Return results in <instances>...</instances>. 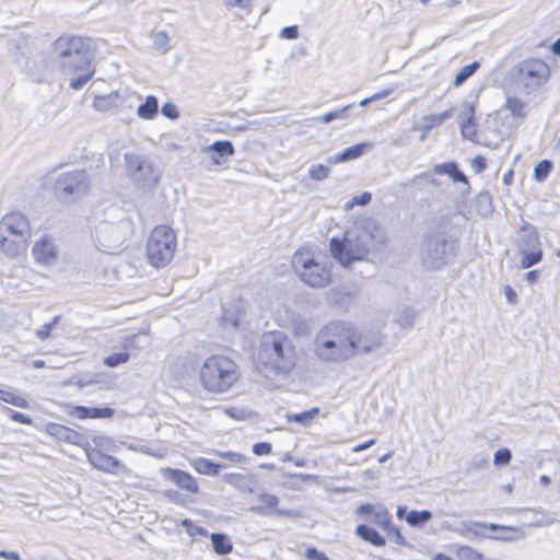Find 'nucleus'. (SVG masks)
<instances>
[{
	"label": "nucleus",
	"mask_w": 560,
	"mask_h": 560,
	"mask_svg": "<svg viewBox=\"0 0 560 560\" xmlns=\"http://www.w3.org/2000/svg\"><path fill=\"white\" fill-rule=\"evenodd\" d=\"M33 255L36 261L48 262L56 256L55 247L48 238L44 237L35 243Z\"/></svg>",
	"instance_id": "nucleus-18"
},
{
	"label": "nucleus",
	"mask_w": 560,
	"mask_h": 560,
	"mask_svg": "<svg viewBox=\"0 0 560 560\" xmlns=\"http://www.w3.org/2000/svg\"><path fill=\"white\" fill-rule=\"evenodd\" d=\"M298 352L281 331L272 330L264 334L258 349V363L275 375H289L298 365Z\"/></svg>",
	"instance_id": "nucleus-4"
},
{
	"label": "nucleus",
	"mask_w": 560,
	"mask_h": 560,
	"mask_svg": "<svg viewBox=\"0 0 560 560\" xmlns=\"http://www.w3.org/2000/svg\"><path fill=\"white\" fill-rule=\"evenodd\" d=\"M416 316L417 312L410 306L401 305L396 310L393 323L399 326L401 332H405L413 326Z\"/></svg>",
	"instance_id": "nucleus-17"
},
{
	"label": "nucleus",
	"mask_w": 560,
	"mask_h": 560,
	"mask_svg": "<svg viewBox=\"0 0 560 560\" xmlns=\"http://www.w3.org/2000/svg\"><path fill=\"white\" fill-rule=\"evenodd\" d=\"M512 459V453L509 448H500L494 453L493 464L495 466H504L508 465Z\"/></svg>",
	"instance_id": "nucleus-46"
},
{
	"label": "nucleus",
	"mask_w": 560,
	"mask_h": 560,
	"mask_svg": "<svg viewBox=\"0 0 560 560\" xmlns=\"http://www.w3.org/2000/svg\"><path fill=\"white\" fill-rule=\"evenodd\" d=\"M92 411H93V407L73 406L70 409L69 415L79 420H86V419L92 418Z\"/></svg>",
	"instance_id": "nucleus-45"
},
{
	"label": "nucleus",
	"mask_w": 560,
	"mask_h": 560,
	"mask_svg": "<svg viewBox=\"0 0 560 560\" xmlns=\"http://www.w3.org/2000/svg\"><path fill=\"white\" fill-rule=\"evenodd\" d=\"M217 454L219 455V457L226 459L228 462H230L231 464H234V465H241L246 462V457L241 453L218 452Z\"/></svg>",
	"instance_id": "nucleus-49"
},
{
	"label": "nucleus",
	"mask_w": 560,
	"mask_h": 560,
	"mask_svg": "<svg viewBox=\"0 0 560 560\" xmlns=\"http://www.w3.org/2000/svg\"><path fill=\"white\" fill-rule=\"evenodd\" d=\"M476 211L482 215L488 217L492 213V197L489 191H481L474 200Z\"/></svg>",
	"instance_id": "nucleus-29"
},
{
	"label": "nucleus",
	"mask_w": 560,
	"mask_h": 560,
	"mask_svg": "<svg viewBox=\"0 0 560 560\" xmlns=\"http://www.w3.org/2000/svg\"><path fill=\"white\" fill-rule=\"evenodd\" d=\"M504 294H505V298H506V300L509 301V303H511V304H513V305L517 303V294H516V292L513 290V288H512V287L506 285V287L504 288Z\"/></svg>",
	"instance_id": "nucleus-60"
},
{
	"label": "nucleus",
	"mask_w": 560,
	"mask_h": 560,
	"mask_svg": "<svg viewBox=\"0 0 560 560\" xmlns=\"http://www.w3.org/2000/svg\"><path fill=\"white\" fill-rule=\"evenodd\" d=\"M61 320V315H56L49 323L44 324L40 328L35 331L36 337L39 340H47L51 337L54 327Z\"/></svg>",
	"instance_id": "nucleus-40"
},
{
	"label": "nucleus",
	"mask_w": 560,
	"mask_h": 560,
	"mask_svg": "<svg viewBox=\"0 0 560 560\" xmlns=\"http://www.w3.org/2000/svg\"><path fill=\"white\" fill-rule=\"evenodd\" d=\"M459 552L466 560H482L483 558L482 553L470 547H462Z\"/></svg>",
	"instance_id": "nucleus-54"
},
{
	"label": "nucleus",
	"mask_w": 560,
	"mask_h": 560,
	"mask_svg": "<svg viewBox=\"0 0 560 560\" xmlns=\"http://www.w3.org/2000/svg\"><path fill=\"white\" fill-rule=\"evenodd\" d=\"M209 149L217 153V155L212 158L215 164H222L226 161L228 156H232L235 153L232 142L228 140L215 141Z\"/></svg>",
	"instance_id": "nucleus-21"
},
{
	"label": "nucleus",
	"mask_w": 560,
	"mask_h": 560,
	"mask_svg": "<svg viewBox=\"0 0 560 560\" xmlns=\"http://www.w3.org/2000/svg\"><path fill=\"white\" fill-rule=\"evenodd\" d=\"M433 173L438 175H448L454 182L463 183L465 184L467 189H469L467 176L457 167V164L455 162L436 164L433 167Z\"/></svg>",
	"instance_id": "nucleus-16"
},
{
	"label": "nucleus",
	"mask_w": 560,
	"mask_h": 560,
	"mask_svg": "<svg viewBox=\"0 0 560 560\" xmlns=\"http://www.w3.org/2000/svg\"><path fill=\"white\" fill-rule=\"evenodd\" d=\"M31 236L28 219L20 212H9L0 221V249L10 257L26 250Z\"/></svg>",
	"instance_id": "nucleus-7"
},
{
	"label": "nucleus",
	"mask_w": 560,
	"mask_h": 560,
	"mask_svg": "<svg viewBox=\"0 0 560 560\" xmlns=\"http://www.w3.org/2000/svg\"><path fill=\"white\" fill-rule=\"evenodd\" d=\"M305 553H306V558L308 560H329L328 557L324 552H320L315 548L306 549Z\"/></svg>",
	"instance_id": "nucleus-57"
},
{
	"label": "nucleus",
	"mask_w": 560,
	"mask_h": 560,
	"mask_svg": "<svg viewBox=\"0 0 560 560\" xmlns=\"http://www.w3.org/2000/svg\"><path fill=\"white\" fill-rule=\"evenodd\" d=\"M281 36L283 38H288V39L298 38V36H299L298 26L293 25V26H287V27L282 28Z\"/></svg>",
	"instance_id": "nucleus-58"
},
{
	"label": "nucleus",
	"mask_w": 560,
	"mask_h": 560,
	"mask_svg": "<svg viewBox=\"0 0 560 560\" xmlns=\"http://www.w3.org/2000/svg\"><path fill=\"white\" fill-rule=\"evenodd\" d=\"M115 415V409L110 407H93L91 419H109Z\"/></svg>",
	"instance_id": "nucleus-53"
},
{
	"label": "nucleus",
	"mask_w": 560,
	"mask_h": 560,
	"mask_svg": "<svg viewBox=\"0 0 560 560\" xmlns=\"http://www.w3.org/2000/svg\"><path fill=\"white\" fill-rule=\"evenodd\" d=\"M497 528L498 525L493 523L487 524L481 522H464L459 529V534L469 540L477 538H490V535H488V529L494 530Z\"/></svg>",
	"instance_id": "nucleus-15"
},
{
	"label": "nucleus",
	"mask_w": 560,
	"mask_h": 560,
	"mask_svg": "<svg viewBox=\"0 0 560 560\" xmlns=\"http://www.w3.org/2000/svg\"><path fill=\"white\" fill-rule=\"evenodd\" d=\"M549 75L548 65L537 58L523 60L511 69V77L525 88L526 94L547 82Z\"/></svg>",
	"instance_id": "nucleus-12"
},
{
	"label": "nucleus",
	"mask_w": 560,
	"mask_h": 560,
	"mask_svg": "<svg viewBox=\"0 0 560 560\" xmlns=\"http://www.w3.org/2000/svg\"><path fill=\"white\" fill-rule=\"evenodd\" d=\"M370 345L361 332L343 322L325 325L315 338L314 352L323 361L347 360L359 351H369Z\"/></svg>",
	"instance_id": "nucleus-1"
},
{
	"label": "nucleus",
	"mask_w": 560,
	"mask_h": 560,
	"mask_svg": "<svg viewBox=\"0 0 560 560\" xmlns=\"http://www.w3.org/2000/svg\"><path fill=\"white\" fill-rule=\"evenodd\" d=\"M480 68L479 61H474L460 69V71L455 75L454 79V86L458 88L463 85L466 80H468L471 75L475 74V72Z\"/></svg>",
	"instance_id": "nucleus-37"
},
{
	"label": "nucleus",
	"mask_w": 560,
	"mask_h": 560,
	"mask_svg": "<svg viewBox=\"0 0 560 560\" xmlns=\"http://www.w3.org/2000/svg\"><path fill=\"white\" fill-rule=\"evenodd\" d=\"M460 132L465 139L475 141L477 137V124L475 120L460 122Z\"/></svg>",
	"instance_id": "nucleus-43"
},
{
	"label": "nucleus",
	"mask_w": 560,
	"mask_h": 560,
	"mask_svg": "<svg viewBox=\"0 0 560 560\" xmlns=\"http://www.w3.org/2000/svg\"><path fill=\"white\" fill-rule=\"evenodd\" d=\"M364 150V144H355L353 147L347 148L340 154H337L329 159L330 164H337L341 162H346L349 160H354L362 155Z\"/></svg>",
	"instance_id": "nucleus-32"
},
{
	"label": "nucleus",
	"mask_w": 560,
	"mask_h": 560,
	"mask_svg": "<svg viewBox=\"0 0 560 560\" xmlns=\"http://www.w3.org/2000/svg\"><path fill=\"white\" fill-rule=\"evenodd\" d=\"M526 106L527 104L518 97L508 96L504 107L514 116V117H524L526 115Z\"/></svg>",
	"instance_id": "nucleus-36"
},
{
	"label": "nucleus",
	"mask_w": 560,
	"mask_h": 560,
	"mask_svg": "<svg viewBox=\"0 0 560 560\" xmlns=\"http://www.w3.org/2000/svg\"><path fill=\"white\" fill-rule=\"evenodd\" d=\"M372 199V196L370 192L365 191V192H362L361 195L359 196H354L351 200H349L346 205H345V208L347 210H350L352 209L354 206H365L368 205Z\"/></svg>",
	"instance_id": "nucleus-48"
},
{
	"label": "nucleus",
	"mask_w": 560,
	"mask_h": 560,
	"mask_svg": "<svg viewBox=\"0 0 560 560\" xmlns=\"http://www.w3.org/2000/svg\"><path fill=\"white\" fill-rule=\"evenodd\" d=\"M357 534L363 540L374 546H382L385 544L384 538L377 533V530L366 524L359 525L357 527Z\"/></svg>",
	"instance_id": "nucleus-28"
},
{
	"label": "nucleus",
	"mask_w": 560,
	"mask_h": 560,
	"mask_svg": "<svg viewBox=\"0 0 560 560\" xmlns=\"http://www.w3.org/2000/svg\"><path fill=\"white\" fill-rule=\"evenodd\" d=\"M0 400L22 409H27L30 407L28 399L19 390L11 387H0Z\"/></svg>",
	"instance_id": "nucleus-19"
},
{
	"label": "nucleus",
	"mask_w": 560,
	"mask_h": 560,
	"mask_svg": "<svg viewBox=\"0 0 560 560\" xmlns=\"http://www.w3.org/2000/svg\"><path fill=\"white\" fill-rule=\"evenodd\" d=\"M552 168V163L549 160H542L534 167V178L537 182H544Z\"/></svg>",
	"instance_id": "nucleus-41"
},
{
	"label": "nucleus",
	"mask_w": 560,
	"mask_h": 560,
	"mask_svg": "<svg viewBox=\"0 0 560 560\" xmlns=\"http://www.w3.org/2000/svg\"><path fill=\"white\" fill-rule=\"evenodd\" d=\"M387 540H393L397 545H401V546L407 545L401 533L395 526L390 525L388 522H387Z\"/></svg>",
	"instance_id": "nucleus-52"
},
{
	"label": "nucleus",
	"mask_w": 560,
	"mask_h": 560,
	"mask_svg": "<svg viewBox=\"0 0 560 560\" xmlns=\"http://www.w3.org/2000/svg\"><path fill=\"white\" fill-rule=\"evenodd\" d=\"M194 470L200 475L217 476L222 468V465L211 462L205 457H197L190 462Z\"/></svg>",
	"instance_id": "nucleus-20"
},
{
	"label": "nucleus",
	"mask_w": 560,
	"mask_h": 560,
	"mask_svg": "<svg viewBox=\"0 0 560 560\" xmlns=\"http://www.w3.org/2000/svg\"><path fill=\"white\" fill-rule=\"evenodd\" d=\"M539 272L537 270H530L526 273L527 281L533 284L538 280Z\"/></svg>",
	"instance_id": "nucleus-62"
},
{
	"label": "nucleus",
	"mask_w": 560,
	"mask_h": 560,
	"mask_svg": "<svg viewBox=\"0 0 560 560\" xmlns=\"http://www.w3.org/2000/svg\"><path fill=\"white\" fill-rule=\"evenodd\" d=\"M55 48L59 57L65 59L61 65L63 70L80 72L70 82L71 89L80 90L95 73L90 58V39L79 35H62L56 39Z\"/></svg>",
	"instance_id": "nucleus-3"
},
{
	"label": "nucleus",
	"mask_w": 560,
	"mask_h": 560,
	"mask_svg": "<svg viewBox=\"0 0 560 560\" xmlns=\"http://www.w3.org/2000/svg\"><path fill=\"white\" fill-rule=\"evenodd\" d=\"M500 530L501 533L497 536H490V538L500 539V540H518L525 537V533L523 529L517 527L510 526H499L495 530Z\"/></svg>",
	"instance_id": "nucleus-34"
},
{
	"label": "nucleus",
	"mask_w": 560,
	"mask_h": 560,
	"mask_svg": "<svg viewBox=\"0 0 560 560\" xmlns=\"http://www.w3.org/2000/svg\"><path fill=\"white\" fill-rule=\"evenodd\" d=\"M471 166L475 170L476 173H481L487 168V161L482 155H477L472 162Z\"/></svg>",
	"instance_id": "nucleus-56"
},
{
	"label": "nucleus",
	"mask_w": 560,
	"mask_h": 560,
	"mask_svg": "<svg viewBox=\"0 0 560 560\" xmlns=\"http://www.w3.org/2000/svg\"><path fill=\"white\" fill-rule=\"evenodd\" d=\"M292 266L299 278L313 288H324L332 281L331 265L320 262L308 247H301L293 254Z\"/></svg>",
	"instance_id": "nucleus-8"
},
{
	"label": "nucleus",
	"mask_w": 560,
	"mask_h": 560,
	"mask_svg": "<svg viewBox=\"0 0 560 560\" xmlns=\"http://www.w3.org/2000/svg\"><path fill=\"white\" fill-rule=\"evenodd\" d=\"M45 433L57 442L82 446L84 435L79 431L57 422H49L45 425Z\"/></svg>",
	"instance_id": "nucleus-14"
},
{
	"label": "nucleus",
	"mask_w": 560,
	"mask_h": 560,
	"mask_svg": "<svg viewBox=\"0 0 560 560\" xmlns=\"http://www.w3.org/2000/svg\"><path fill=\"white\" fill-rule=\"evenodd\" d=\"M198 381L205 392L214 395L224 394L240 384L242 370L232 357L213 353L200 365Z\"/></svg>",
	"instance_id": "nucleus-2"
},
{
	"label": "nucleus",
	"mask_w": 560,
	"mask_h": 560,
	"mask_svg": "<svg viewBox=\"0 0 560 560\" xmlns=\"http://www.w3.org/2000/svg\"><path fill=\"white\" fill-rule=\"evenodd\" d=\"M319 415V408L313 407L310 410L287 416L289 422L301 423L304 427L310 425Z\"/></svg>",
	"instance_id": "nucleus-31"
},
{
	"label": "nucleus",
	"mask_w": 560,
	"mask_h": 560,
	"mask_svg": "<svg viewBox=\"0 0 560 560\" xmlns=\"http://www.w3.org/2000/svg\"><path fill=\"white\" fill-rule=\"evenodd\" d=\"M272 451V445L269 442H259L254 444L253 452L258 456L268 455Z\"/></svg>",
	"instance_id": "nucleus-55"
},
{
	"label": "nucleus",
	"mask_w": 560,
	"mask_h": 560,
	"mask_svg": "<svg viewBox=\"0 0 560 560\" xmlns=\"http://www.w3.org/2000/svg\"><path fill=\"white\" fill-rule=\"evenodd\" d=\"M376 246V237L370 225L347 231L341 238L332 237L329 241L331 256L342 266L347 267L354 261L363 260Z\"/></svg>",
	"instance_id": "nucleus-5"
},
{
	"label": "nucleus",
	"mask_w": 560,
	"mask_h": 560,
	"mask_svg": "<svg viewBox=\"0 0 560 560\" xmlns=\"http://www.w3.org/2000/svg\"><path fill=\"white\" fill-rule=\"evenodd\" d=\"M210 538L215 553L224 556L232 552L233 544L225 534L214 533L211 534Z\"/></svg>",
	"instance_id": "nucleus-25"
},
{
	"label": "nucleus",
	"mask_w": 560,
	"mask_h": 560,
	"mask_svg": "<svg viewBox=\"0 0 560 560\" xmlns=\"http://www.w3.org/2000/svg\"><path fill=\"white\" fill-rule=\"evenodd\" d=\"M457 120L459 124L475 120V106L467 102L462 104L457 114Z\"/></svg>",
	"instance_id": "nucleus-42"
},
{
	"label": "nucleus",
	"mask_w": 560,
	"mask_h": 560,
	"mask_svg": "<svg viewBox=\"0 0 560 560\" xmlns=\"http://www.w3.org/2000/svg\"><path fill=\"white\" fill-rule=\"evenodd\" d=\"M162 113L164 116L172 118V119L178 117V110H177L176 106L173 104H165L162 107Z\"/></svg>",
	"instance_id": "nucleus-59"
},
{
	"label": "nucleus",
	"mask_w": 560,
	"mask_h": 560,
	"mask_svg": "<svg viewBox=\"0 0 560 560\" xmlns=\"http://www.w3.org/2000/svg\"><path fill=\"white\" fill-rule=\"evenodd\" d=\"M308 174L314 180H323L328 177L329 167L324 164H316L310 168Z\"/></svg>",
	"instance_id": "nucleus-44"
},
{
	"label": "nucleus",
	"mask_w": 560,
	"mask_h": 560,
	"mask_svg": "<svg viewBox=\"0 0 560 560\" xmlns=\"http://www.w3.org/2000/svg\"><path fill=\"white\" fill-rule=\"evenodd\" d=\"M373 443H374V440H370V441H368L365 443L357 444V445H354L352 447V451L357 452V453L361 452V451L368 448L369 446H371Z\"/></svg>",
	"instance_id": "nucleus-61"
},
{
	"label": "nucleus",
	"mask_w": 560,
	"mask_h": 560,
	"mask_svg": "<svg viewBox=\"0 0 560 560\" xmlns=\"http://www.w3.org/2000/svg\"><path fill=\"white\" fill-rule=\"evenodd\" d=\"M225 8L240 9L245 14L253 12L255 0H223Z\"/></svg>",
	"instance_id": "nucleus-39"
},
{
	"label": "nucleus",
	"mask_w": 560,
	"mask_h": 560,
	"mask_svg": "<svg viewBox=\"0 0 560 560\" xmlns=\"http://www.w3.org/2000/svg\"><path fill=\"white\" fill-rule=\"evenodd\" d=\"M159 112V102L158 98L153 95H149L145 97L143 104L138 107L137 114L142 119H153Z\"/></svg>",
	"instance_id": "nucleus-24"
},
{
	"label": "nucleus",
	"mask_w": 560,
	"mask_h": 560,
	"mask_svg": "<svg viewBox=\"0 0 560 560\" xmlns=\"http://www.w3.org/2000/svg\"><path fill=\"white\" fill-rule=\"evenodd\" d=\"M126 163L128 172L132 175L142 173V172H153V166L147 160L141 156L135 154L126 155Z\"/></svg>",
	"instance_id": "nucleus-22"
},
{
	"label": "nucleus",
	"mask_w": 560,
	"mask_h": 560,
	"mask_svg": "<svg viewBox=\"0 0 560 560\" xmlns=\"http://www.w3.org/2000/svg\"><path fill=\"white\" fill-rule=\"evenodd\" d=\"M522 230L525 234L521 237L518 247H527L530 249L540 248L539 236L536 229L526 224Z\"/></svg>",
	"instance_id": "nucleus-30"
},
{
	"label": "nucleus",
	"mask_w": 560,
	"mask_h": 560,
	"mask_svg": "<svg viewBox=\"0 0 560 560\" xmlns=\"http://www.w3.org/2000/svg\"><path fill=\"white\" fill-rule=\"evenodd\" d=\"M432 518V513L428 510L409 511L406 515V522L412 527H422Z\"/></svg>",
	"instance_id": "nucleus-33"
},
{
	"label": "nucleus",
	"mask_w": 560,
	"mask_h": 560,
	"mask_svg": "<svg viewBox=\"0 0 560 560\" xmlns=\"http://www.w3.org/2000/svg\"><path fill=\"white\" fill-rule=\"evenodd\" d=\"M118 93L97 95L94 97L93 107L98 112H109L117 108Z\"/></svg>",
	"instance_id": "nucleus-27"
},
{
	"label": "nucleus",
	"mask_w": 560,
	"mask_h": 560,
	"mask_svg": "<svg viewBox=\"0 0 560 560\" xmlns=\"http://www.w3.org/2000/svg\"><path fill=\"white\" fill-rule=\"evenodd\" d=\"M457 243L450 235L429 232L422 236L417 256L424 270L436 271L447 266L457 256Z\"/></svg>",
	"instance_id": "nucleus-6"
},
{
	"label": "nucleus",
	"mask_w": 560,
	"mask_h": 560,
	"mask_svg": "<svg viewBox=\"0 0 560 560\" xmlns=\"http://www.w3.org/2000/svg\"><path fill=\"white\" fill-rule=\"evenodd\" d=\"M552 51L555 55L560 56V38L552 45Z\"/></svg>",
	"instance_id": "nucleus-64"
},
{
	"label": "nucleus",
	"mask_w": 560,
	"mask_h": 560,
	"mask_svg": "<svg viewBox=\"0 0 560 560\" xmlns=\"http://www.w3.org/2000/svg\"><path fill=\"white\" fill-rule=\"evenodd\" d=\"M88 189L89 182L84 171H71L57 178L55 196L61 202H70L84 195Z\"/></svg>",
	"instance_id": "nucleus-13"
},
{
	"label": "nucleus",
	"mask_w": 560,
	"mask_h": 560,
	"mask_svg": "<svg viewBox=\"0 0 560 560\" xmlns=\"http://www.w3.org/2000/svg\"><path fill=\"white\" fill-rule=\"evenodd\" d=\"M349 108H350V106H345L340 109L328 112V113L324 114L322 117H319V121H322L324 124H328L335 119H342L347 116V112Z\"/></svg>",
	"instance_id": "nucleus-47"
},
{
	"label": "nucleus",
	"mask_w": 560,
	"mask_h": 560,
	"mask_svg": "<svg viewBox=\"0 0 560 560\" xmlns=\"http://www.w3.org/2000/svg\"><path fill=\"white\" fill-rule=\"evenodd\" d=\"M112 441L105 436L93 438V445L84 447L89 463L97 470L107 474H128V468L109 454Z\"/></svg>",
	"instance_id": "nucleus-11"
},
{
	"label": "nucleus",
	"mask_w": 560,
	"mask_h": 560,
	"mask_svg": "<svg viewBox=\"0 0 560 560\" xmlns=\"http://www.w3.org/2000/svg\"><path fill=\"white\" fill-rule=\"evenodd\" d=\"M122 349L124 350L120 352H115V353L107 355L103 361L104 364L108 368H116L120 364L127 363L130 359V354L128 352L129 345L125 343L122 346Z\"/></svg>",
	"instance_id": "nucleus-35"
},
{
	"label": "nucleus",
	"mask_w": 560,
	"mask_h": 560,
	"mask_svg": "<svg viewBox=\"0 0 560 560\" xmlns=\"http://www.w3.org/2000/svg\"><path fill=\"white\" fill-rule=\"evenodd\" d=\"M358 514L364 516L366 521L371 522L376 526H383L381 514L374 511V506L371 504H362L358 509Z\"/></svg>",
	"instance_id": "nucleus-38"
},
{
	"label": "nucleus",
	"mask_w": 560,
	"mask_h": 560,
	"mask_svg": "<svg viewBox=\"0 0 560 560\" xmlns=\"http://www.w3.org/2000/svg\"><path fill=\"white\" fill-rule=\"evenodd\" d=\"M177 237L172 228L165 224L152 229L145 245L148 261L154 268L166 267L174 258Z\"/></svg>",
	"instance_id": "nucleus-9"
},
{
	"label": "nucleus",
	"mask_w": 560,
	"mask_h": 560,
	"mask_svg": "<svg viewBox=\"0 0 560 560\" xmlns=\"http://www.w3.org/2000/svg\"><path fill=\"white\" fill-rule=\"evenodd\" d=\"M454 107L444 110L441 114H430L423 117V129L430 131L431 129L442 125L445 120L454 116Z\"/></svg>",
	"instance_id": "nucleus-23"
},
{
	"label": "nucleus",
	"mask_w": 560,
	"mask_h": 560,
	"mask_svg": "<svg viewBox=\"0 0 560 560\" xmlns=\"http://www.w3.org/2000/svg\"><path fill=\"white\" fill-rule=\"evenodd\" d=\"M162 477L176 489H168L164 492L172 503L185 505L189 497H196L200 493V486L195 476L186 470L172 467H163L160 469Z\"/></svg>",
	"instance_id": "nucleus-10"
},
{
	"label": "nucleus",
	"mask_w": 560,
	"mask_h": 560,
	"mask_svg": "<svg viewBox=\"0 0 560 560\" xmlns=\"http://www.w3.org/2000/svg\"><path fill=\"white\" fill-rule=\"evenodd\" d=\"M520 254L522 255L521 267L527 269L542 259L541 248H527V247H518Z\"/></svg>",
	"instance_id": "nucleus-26"
},
{
	"label": "nucleus",
	"mask_w": 560,
	"mask_h": 560,
	"mask_svg": "<svg viewBox=\"0 0 560 560\" xmlns=\"http://www.w3.org/2000/svg\"><path fill=\"white\" fill-rule=\"evenodd\" d=\"M407 514H408V511H407L406 506H398L397 508L396 515H397L398 518H400V520L405 518L406 520V515Z\"/></svg>",
	"instance_id": "nucleus-63"
},
{
	"label": "nucleus",
	"mask_w": 560,
	"mask_h": 560,
	"mask_svg": "<svg viewBox=\"0 0 560 560\" xmlns=\"http://www.w3.org/2000/svg\"><path fill=\"white\" fill-rule=\"evenodd\" d=\"M7 415L14 422L27 425L33 424L32 418L25 413L15 411L13 409H7Z\"/></svg>",
	"instance_id": "nucleus-51"
},
{
	"label": "nucleus",
	"mask_w": 560,
	"mask_h": 560,
	"mask_svg": "<svg viewBox=\"0 0 560 560\" xmlns=\"http://www.w3.org/2000/svg\"><path fill=\"white\" fill-rule=\"evenodd\" d=\"M261 508H257V511L261 509L275 510L278 506L279 499L273 494L262 493L259 497Z\"/></svg>",
	"instance_id": "nucleus-50"
}]
</instances>
